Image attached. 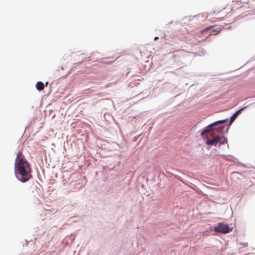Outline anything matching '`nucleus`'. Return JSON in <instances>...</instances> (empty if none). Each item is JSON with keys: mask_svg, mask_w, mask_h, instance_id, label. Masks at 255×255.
I'll return each mask as SVG.
<instances>
[{"mask_svg": "<svg viewBox=\"0 0 255 255\" xmlns=\"http://www.w3.org/2000/svg\"><path fill=\"white\" fill-rule=\"evenodd\" d=\"M157 39H158V37H155V38H154V39H155V40H156Z\"/></svg>", "mask_w": 255, "mask_h": 255, "instance_id": "obj_12", "label": "nucleus"}, {"mask_svg": "<svg viewBox=\"0 0 255 255\" xmlns=\"http://www.w3.org/2000/svg\"><path fill=\"white\" fill-rule=\"evenodd\" d=\"M36 88L37 90L41 91L44 89V85L42 82H38L36 84Z\"/></svg>", "mask_w": 255, "mask_h": 255, "instance_id": "obj_7", "label": "nucleus"}, {"mask_svg": "<svg viewBox=\"0 0 255 255\" xmlns=\"http://www.w3.org/2000/svg\"><path fill=\"white\" fill-rule=\"evenodd\" d=\"M14 173L17 179L23 183L28 181L32 177L30 165L21 151L18 152L15 161Z\"/></svg>", "mask_w": 255, "mask_h": 255, "instance_id": "obj_1", "label": "nucleus"}, {"mask_svg": "<svg viewBox=\"0 0 255 255\" xmlns=\"http://www.w3.org/2000/svg\"><path fill=\"white\" fill-rule=\"evenodd\" d=\"M233 7H232V5H228L219 11L217 12L214 11L213 13H211L209 15L216 18L217 20H222L224 17L231 14L233 10Z\"/></svg>", "mask_w": 255, "mask_h": 255, "instance_id": "obj_2", "label": "nucleus"}, {"mask_svg": "<svg viewBox=\"0 0 255 255\" xmlns=\"http://www.w3.org/2000/svg\"><path fill=\"white\" fill-rule=\"evenodd\" d=\"M246 108V107H244V108H241V109L238 110L237 111H236L232 116V117L230 118V123H229V126H230L232 123L234 121V120L236 119V118H237V116L240 114L241 112L243 110H244Z\"/></svg>", "mask_w": 255, "mask_h": 255, "instance_id": "obj_6", "label": "nucleus"}, {"mask_svg": "<svg viewBox=\"0 0 255 255\" xmlns=\"http://www.w3.org/2000/svg\"><path fill=\"white\" fill-rule=\"evenodd\" d=\"M211 28V27H207V28H205L204 29V30H203L204 31H208L209 30V29H210Z\"/></svg>", "mask_w": 255, "mask_h": 255, "instance_id": "obj_10", "label": "nucleus"}, {"mask_svg": "<svg viewBox=\"0 0 255 255\" xmlns=\"http://www.w3.org/2000/svg\"><path fill=\"white\" fill-rule=\"evenodd\" d=\"M214 231L217 233L223 234L228 233L230 231L228 225L223 223H219L217 226L214 227Z\"/></svg>", "mask_w": 255, "mask_h": 255, "instance_id": "obj_3", "label": "nucleus"}, {"mask_svg": "<svg viewBox=\"0 0 255 255\" xmlns=\"http://www.w3.org/2000/svg\"><path fill=\"white\" fill-rule=\"evenodd\" d=\"M221 31V29L220 28L212 29V31L210 32V34H217Z\"/></svg>", "mask_w": 255, "mask_h": 255, "instance_id": "obj_8", "label": "nucleus"}, {"mask_svg": "<svg viewBox=\"0 0 255 255\" xmlns=\"http://www.w3.org/2000/svg\"><path fill=\"white\" fill-rule=\"evenodd\" d=\"M223 137L222 136H220V135L216 136L212 139L208 140L206 142V144L208 145H212L214 146H216L217 144L219 142H220V141L222 140Z\"/></svg>", "mask_w": 255, "mask_h": 255, "instance_id": "obj_5", "label": "nucleus"}, {"mask_svg": "<svg viewBox=\"0 0 255 255\" xmlns=\"http://www.w3.org/2000/svg\"><path fill=\"white\" fill-rule=\"evenodd\" d=\"M48 82H47L46 83H45V86H47V84H48Z\"/></svg>", "mask_w": 255, "mask_h": 255, "instance_id": "obj_11", "label": "nucleus"}, {"mask_svg": "<svg viewBox=\"0 0 255 255\" xmlns=\"http://www.w3.org/2000/svg\"><path fill=\"white\" fill-rule=\"evenodd\" d=\"M227 139L226 138H225L223 140V141H222V140L220 141V144H224L225 143H227Z\"/></svg>", "mask_w": 255, "mask_h": 255, "instance_id": "obj_9", "label": "nucleus"}, {"mask_svg": "<svg viewBox=\"0 0 255 255\" xmlns=\"http://www.w3.org/2000/svg\"><path fill=\"white\" fill-rule=\"evenodd\" d=\"M227 120V119H226V120H220V121H217V122H215L214 123H213V124H211L210 125H209L208 126H207L206 127V128L204 129L201 133V135L202 136H203L204 134L210 132L212 129V128L215 126H217L218 125V124H223Z\"/></svg>", "mask_w": 255, "mask_h": 255, "instance_id": "obj_4", "label": "nucleus"}]
</instances>
